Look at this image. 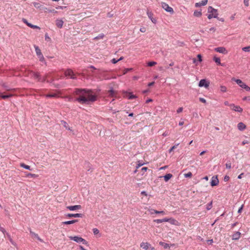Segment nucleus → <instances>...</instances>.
<instances>
[{
    "mask_svg": "<svg viewBox=\"0 0 250 250\" xmlns=\"http://www.w3.org/2000/svg\"><path fill=\"white\" fill-rule=\"evenodd\" d=\"M74 93L78 96L75 101L81 104H88L90 102H95L97 99V96L91 90L76 88Z\"/></svg>",
    "mask_w": 250,
    "mask_h": 250,
    "instance_id": "1",
    "label": "nucleus"
},
{
    "mask_svg": "<svg viewBox=\"0 0 250 250\" xmlns=\"http://www.w3.org/2000/svg\"><path fill=\"white\" fill-rule=\"evenodd\" d=\"M208 12L209 14L208 16V19H211L212 18H217L218 13L217 9L213 8L211 6H209L208 9Z\"/></svg>",
    "mask_w": 250,
    "mask_h": 250,
    "instance_id": "2",
    "label": "nucleus"
},
{
    "mask_svg": "<svg viewBox=\"0 0 250 250\" xmlns=\"http://www.w3.org/2000/svg\"><path fill=\"white\" fill-rule=\"evenodd\" d=\"M69 238L70 240H73L78 243H82L84 245H87L88 244V242L85 239L78 236H69Z\"/></svg>",
    "mask_w": 250,
    "mask_h": 250,
    "instance_id": "3",
    "label": "nucleus"
},
{
    "mask_svg": "<svg viewBox=\"0 0 250 250\" xmlns=\"http://www.w3.org/2000/svg\"><path fill=\"white\" fill-rule=\"evenodd\" d=\"M140 247L145 250H155L154 247H152L148 242H142L140 244Z\"/></svg>",
    "mask_w": 250,
    "mask_h": 250,
    "instance_id": "4",
    "label": "nucleus"
},
{
    "mask_svg": "<svg viewBox=\"0 0 250 250\" xmlns=\"http://www.w3.org/2000/svg\"><path fill=\"white\" fill-rule=\"evenodd\" d=\"M161 6L163 9H164L167 12L173 13V8L170 7L167 3L165 2H161Z\"/></svg>",
    "mask_w": 250,
    "mask_h": 250,
    "instance_id": "5",
    "label": "nucleus"
},
{
    "mask_svg": "<svg viewBox=\"0 0 250 250\" xmlns=\"http://www.w3.org/2000/svg\"><path fill=\"white\" fill-rule=\"evenodd\" d=\"M230 107L231 110L236 112L241 113L243 112V108L240 106L235 105L234 104H230Z\"/></svg>",
    "mask_w": 250,
    "mask_h": 250,
    "instance_id": "6",
    "label": "nucleus"
},
{
    "mask_svg": "<svg viewBox=\"0 0 250 250\" xmlns=\"http://www.w3.org/2000/svg\"><path fill=\"white\" fill-rule=\"evenodd\" d=\"M209 85V82L205 79L201 80L199 83V86L208 88Z\"/></svg>",
    "mask_w": 250,
    "mask_h": 250,
    "instance_id": "7",
    "label": "nucleus"
},
{
    "mask_svg": "<svg viewBox=\"0 0 250 250\" xmlns=\"http://www.w3.org/2000/svg\"><path fill=\"white\" fill-rule=\"evenodd\" d=\"M64 74L65 76L70 77L71 79H76V77L74 76V72L71 69L66 70L64 72Z\"/></svg>",
    "mask_w": 250,
    "mask_h": 250,
    "instance_id": "8",
    "label": "nucleus"
},
{
    "mask_svg": "<svg viewBox=\"0 0 250 250\" xmlns=\"http://www.w3.org/2000/svg\"><path fill=\"white\" fill-rule=\"evenodd\" d=\"M214 50L220 53H222L223 54H227L228 53V51L224 47H219L214 48Z\"/></svg>",
    "mask_w": 250,
    "mask_h": 250,
    "instance_id": "9",
    "label": "nucleus"
},
{
    "mask_svg": "<svg viewBox=\"0 0 250 250\" xmlns=\"http://www.w3.org/2000/svg\"><path fill=\"white\" fill-rule=\"evenodd\" d=\"M219 184V180L217 176H214L212 177L210 182V185L212 187L218 185Z\"/></svg>",
    "mask_w": 250,
    "mask_h": 250,
    "instance_id": "10",
    "label": "nucleus"
},
{
    "mask_svg": "<svg viewBox=\"0 0 250 250\" xmlns=\"http://www.w3.org/2000/svg\"><path fill=\"white\" fill-rule=\"evenodd\" d=\"M82 207L80 205H75L67 206L66 208L70 211L77 210L81 209Z\"/></svg>",
    "mask_w": 250,
    "mask_h": 250,
    "instance_id": "11",
    "label": "nucleus"
},
{
    "mask_svg": "<svg viewBox=\"0 0 250 250\" xmlns=\"http://www.w3.org/2000/svg\"><path fill=\"white\" fill-rule=\"evenodd\" d=\"M83 215L82 213H68L65 215V216L68 218H71V217H81L82 218L83 217Z\"/></svg>",
    "mask_w": 250,
    "mask_h": 250,
    "instance_id": "12",
    "label": "nucleus"
},
{
    "mask_svg": "<svg viewBox=\"0 0 250 250\" xmlns=\"http://www.w3.org/2000/svg\"><path fill=\"white\" fill-rule=\"evenodd\" d=\"M208 0H202L201 2H197L195 3V6L196 7L205 6L207 4Z\"/></svg>",
    "mask_w": 250,
    "mask_h": 250,
    "instance_id": "13",
    "label": "nucleus"
},
{
    "mask_svg": "<svg viewBox=\"0 0 250 250\" xmlns=\"http://www.w3.org/2000/svg\"><path fill=\"white\" fill-rule=\"evenodd\" d=\"M238 129L240 131H243L246 128V125L242 122H240L237 125Z\"/></svg>",
    "mask_w": 250,
    "mask_h": 250,
    "instance_id": "14",
    "label": "nucleus"
},
{
    "mask_svg": "<svg viewBox=\"0 0 250 250\" xmlns=\"http://www.w3.org/2000/svg\"><path fill=\"white\" fill-rule=\"evenodd\" d=\"M241 236V233L239 231L235 232L232 236V240H238Z\"/></svg>",
    "mask_w": 250,
    "mask_h": 250,
    "instance_id": "15",
    "label": "nucleus"
},
{
    "mask_svg": "<svg viewBox=\"0 0 250 250\" xmlns=\"http://www.w3.org/2000/svg\"><path fill=\"white\" fill-rule=\"evenodd\" d=\"M63 24V21L62 20H57L56 21V24L57 26L60 28H62Z\"/></svg>",
    "mask_w": 250,
    "mask_h": 250,
    "instance_id": "16",
    "label": "nucleus"
},
{
    "mask_svg": "<svg viewBox=\"0 0 250 250\" xmlns=\"http://www.w3.org/2000/svg\"><path fill=\"white\" fill-rule=\"evenodd\" d=\"M232 80L233 81H235L242 88V85H245V83H243L241 80L240 79H236L235 78H232Z\"/></svg>",
    "mask_w": 250,
    "mask_h": 250,
    "instance_id": "17",
    "label": "nucleus"
},
{
    "mask_svg": "<svg viewBox=\"0 0 250 250\" xmlns=\"http://www.w3.org/2000/svg\"><path fill=\"white\" fill-rule=\"evenodd\" d=\"M116 95V92L113 89H111L108 91L107 93V96L110 97H114Z\"/></svg>",
    "mask_w": 250,
    "mask_h": 250,
    "instance_id": "18",
    "label": "nucleus"
},
{
    "mask_svg": "<svg viewBox=\"0 0 250 250\" xmlns=\"http://www.w3.org/2000/svg\"><path fill=\"white\" fill-rule=\"evenodd\" d=\"M159 244L163 246L165 249L170 248L171 246H173L174 245V244H171L170 246H169L168 244L163 242H160Z\"/></svg>",
    "mask_w": 250,
    "mask_h": 250,
    "instance_id": "19",
    "label": "nucleus"
},
{
    "mask_svg": "<svg viewBox=\"0 0 250 250\" xmlns=\"http://www.w3.org/2000/svg\"><path fill=\"white\" fill-rule=\"evenodd\" d=\"M126 97L128 99L131 100V99H134V98H136V96L135 95H134L132 93H131L127 92L126 91Z\"/></svg>",
    "mask_w": 250,
    "mask_h": 250,
    "instance_id": "20",
    "label": "nucleus"
},
{
    "mask_svg": "<svg viewBox=\"0 0 250 250\" xmlns=\"http://www.w3.org/2000/svg\"><path fill=\"white\" fill-rule=\"evenodd\" d=\"M78 222V220H73L70 221H67L62 222V224L64 225H70Z\"/></svg>",
    "mask_w": 250,
    "mask_h": 250,
    "instance_id": "21",
    "label": "nucleus"
},
{
    "mask_svg": "<svg viewBox=\"0 0 250 250\" xmlns=\"http://www.w3.org/2000/svg\"><path fill=\"white\" fill-rule=\"evenodd\" d=\"M34 48H35V51H36V54H37L38 57L42 55V53L41 52V50H40V49L39 48V47L38 46L35 45H34Z\"/></svg>",
    "mask_w": 250,
    "mask_h": 250,
    "instance_id": "22",
    "label": "nucleus"
},
{
    "mask_svg": "<svg viewBox=\"0 0 250 250\" xmlns=\"http://www.w3.org/2000/svg\"><path fill=\"white\" fill-rule=\"evenodd\" d=\"M31 75L34 79H38V81H40V76L38 73L31 72Z\"/></svg>",
    "mask_w": 250,
    "mask_h": 250,
    "instance_id": "23",
    "label": "nucleus"
},
{
    "mask_svg": "<svg viewBox=\"0 0 250 250\" xmlns=\"http://www.w3.org/2000/svg\"><path fill=\"white\" fill-rule=\"evenodd\" d=\"M46 98H58L59 96L56 93H51L45 95Z\"/></svg>",
    "mask_w": 250,
    "mask_h": 250,
    "instance_id": "24",
    "label": "nucleus"
},
{
    "mask_svg": "<svg viewBox=\"0 0 250 250\" xmlns=\"http://www.w3.org/2000/svg\"><path fill=\"white\" fill-rule=\"evenodd\" d=\"M168 222H169L171 224L174 225H178V222L172 218H169L168 219Z\"/></svg>",
    "mask_w": 250,
    "mask_h": 250,
    "instance_id": "25",
    "label": "nucleus"
},
{
    "mask_svg": "<svg viewBox=\"0 0 250 250\" xmlns=\"http://www.w3.org/2000/svg\"><path fill=\"white\" fill-rule=\"evenodd\" d=\"M13 96V94H8V95H3L2 94V93L0 92V97L2 98L3 99H6L7 98H10V97H11Z\"/></svg>",
    "mask_w": 250,
    "mask_h": 250,
    "instance_id": "26",
    "label": "nucleus"
},
{
    "mask_svg": "<svg viewBox=\"0 0 250 250\" xmlns=\"http://www.w3.org/2000/svg\"><path fill=\"white\" fill-rule=\"evenodd\" d=\"M25 176L26 177H32V178H37L38 177V175L35 174H32L30 173H25Z\"/></svg>",
    "mask_w": 250,
    "mask_h": 250,
    "instance_id": "27",
    "label": "nucleus"
},
{
    "mask_svg": "<svg viewBox=\"0 0 250 250\" xmlns=\"http://www.w3.org/2000/svg\"><path fill=\"white\" fill-rule=\"evenodd\" d=\"M172 177V175L171 174H170V173L167 174L164 176V180L166 182H167Z\"/></svg>",
    "mask_w": 250,
    "mask_h": 250,
    "instance_id": "28",
    "label": "nucleus"
},
{
    "mask_svg": "<svg viewBox=\"0 0 250 250\" xmlns=\"http://www.w3.org/2000/svg\"><path fill=\"white\" fill-rule=\"evenodd\" d=\"M20 166L26 169H28L29 170H31L32 169L30 168V167L28 165H26L24 163H21Z\"/></svg>",
    "mask_w": 250,
    "mask_h": 250,
    "instance_id": "29",
    "label": "nucleus"
},
{
    "mask_svg": "<svg viewBox=\"0 0 250 250\" xmlns=\"http://www.w3.org/2000/svg\"><path fill=\"white\" fill-rule=\"evenodd\" d=\"M213 60L217 64L222 65L221 63L220 59L219 58L214 57Z\"/></svg>",
    "mask_w": 250,
    "mask_h": 250,
    "instance_id": "30",
    "label": "nucleus"
},
{
    "mask_svg": "<svg viewBox=\"0 0 250 250\" xmlns=\"http://www.w3.org/2000/svg\"><path fill=\"white\" fill-rule=\"evenodd\" d=\"M138 164L136 166V169L134 170V173H136L137 171V169L140 167H141V166H142L143 165H144V163H141L140 161H138Z\"/></svg>",
    "mask_w": 250,
    "mask_h": 250,
    "instance_id": "31",
    "label": "nucleus"
},
{
    "mask_svg": "<svg viewBox=\"0 0 250 250\" xmlns=\"http://www.w3.org/2000/svg\"><path fill=\"white\" fill-rule=\"evenodd\" d=\"M6 236L8 237V239L9 240L10 242L11 243V244L14 246H16V243L13 241L9 234L7 233Z\"/></svg>",
    "mask_w": 250,
    "mask_h": 250,
    "instance_id": "32",
    "label": "nucleus"
},
{
    "mask_svg": "<svg viewBox=\"0 0 250 250\" xmlns=\"http://www.w3.org/2000/svg\"><path fill=\"white\" fill-rule=\"evenodd\" d=\"M193 15L195 17H200L202 15V13L201 11H195Z\"/></svg>",
    "mask_w": 250,
    "mask_h": 250,
    "instance_id": "33",
    "label": "nucleus"
},
{
    "mask_svg": "<svg viewBox=\"0 0 250 250\" xmlns=\"http://www.w3.org/2000/svg\"><path fill=\"white\" fill-rule=\"evenodd\" d=\"M2 86L3 87L4 89L7 91H10L13 90L12 89H11L9 86H8L5 83H2Z\"/></svg>",
    "mask_w": 250,
    "mask_h": 250,
    "instance_id": "34",
    "label": "nucleus"
},
{
    "mask_svg": "<svg viewBox=\"0 0 250 250\" xmlns=\"http://www.w3.org/2000/svg\"><path fill=\"white\" fill-rule=\"evenodd\" d=\"M38 58L39 59V60L42 62H43L45 64H46V62L45 61V59H44V58L43 56V55H42L41 56H39L38 57Z\"/></svg>",
    "mask_w": 250,
    "mask_h": 250,
    "instance_id": "35",
    "label": "nucleus"
},
{
    "mask_svg": "<svg viewBox=\"0 0 250 250\" xmlns=\"http://www.w3.org/2000/svg\"><path fill=\"white\" fill-rule=\"evenodd\" d=\"M147 167H143L141 168V175H144L147 170Z\"/></svg>",
    "mask_w": 250,
    "mask_h": 250,
    "instance_id": "36",
    "label": "nucleus"
},
{
    "mask_svg": "<svg viewBox=\"0 0 250 250\" xmlns=\"http://www.w3.org/2000/svg\"><path fill=\"white\" fill-rule=\"evenodd\" d=\"M61 123L66 129L69 126L67 123L64 121H61Z\"/></svg>",
    "mask_w": 250,
    "mask_h": 250,
    "instance_id": "37",
    "label": "nucleus"
},
{
    "mask_svg": "<svg viewBox=\"0 0 250 250\" xmlns=\"http://www.w3.org/2000/svg\"><path fill=\"white\" fill-rule=\"evenodd\" d=\"M220 91L222 92H225L227 91V87L225 86H223V85H221L220 87Z\"/></svg>",
    "mask_w": 250,
    "mask_h": 250,
    "instance_id": "38",
    "label": "nucleus"
},
{
    "mask_svg": "<svg viewBox=\"0 0 250 250\" xmlns=\"http://www.w3.org/2000/svg\"><path fill=\"white\" fill-rule=\"evenodd\" d=\"M242 50L245 52H250V46L243 47Z\"/></svg>",
    "mask_w": 250,
    "mask_h": 250,
    "instance_id": "39",
    "label": "nucleus"
},
{
    "mask_svg": "<svg viewBox=\"0 0 250 250\" xmlns=\"http://www.w3.org/2000/svg\"><path fill=\"white\" fill-rule=\"evenodd\" d=\"M179 145V144H176L175 145L173 146H172L168 150L169 152L170 153L175 148H176L177 147V146H178Z\"/></svg>",
    "mask_w": 250,
    "mask_h": 250,
    "instance_id": "40",
    "label": "nucleus"
},
{
    "mask_svg": "<svg viewBox=\"0 0 250 250\" xmlns=\"http://www.w3.org/2000/svg\"><path fill=\"white\" fill-rule=\"evenodd\" d=\"M104 37V35L103 34H100L98 36L94 38V40H99L102 39Z\"/></svg>",
    "mask_w": 250,
    "mask_h": 250,
    "instance_id": "41",
    "label": "nucleus"
},
{
    "mask_svg": "<svg viewBox=\"0 0 250 250\" xmlns=\"http://www.w3.org/2000/svg\"><path fill=\"white\" fill-rule=\"evenodd\" d=\"M157 64L156 62H149L147 63V65L149 66H153Z\"/></svg>",
    "mask_w": 250,
    "mask_h": 250,
    "instance_id": "42",
    "label": "nucleus"
},
{
    "mask_svg": "<svg viewBox=\"0 0 250 250\" xmlns=\"http://www.w3.org/2000/svg\"><path fill=\"white\" fill-rule=\"evenodd\" d=\"M30 233L32 235V236L35 237L36 238H38V237H39V235L33 232L32 231H31V230H30Z\"/></svg>",
    "mask_w": 250,
    "mask_h": 250,
    "instance_id": "43",
    "label": "nucleus"
},
{
    "mask_svg": "<svg viewBox=\"0 0 250 250\" xmlns=\"http://www.w3.org/2000/svg\"><path fill=\"white\" fill-rule=\"evenodd\" d=\"M242 88L245 89L246 91H250V87L248 86L246 84L245 85H242Z\"/></svg>",
    "mask_w": 250,
    "mask_h": 250,
    "instance_id": "44",
    "label": "nucleus"
},
{
    "mask_svg": "<svg viewBox=\"0 0 250 250\" xmlns=\"http://www.w3.org/2000/svg\"><path fill=\"white\" fill-rule=\"evenodd\" d=\"M93 232L94 235H97V234H99V230L97 228H94L93 229Z\"/></svg>",
    "mask_w": 250,
    "mask_h": 250,
    "instance_id": "45",
    "label": "nucleus"
},
{
    "mask_svg": "<svg viewBox=\"0 0 250 250\" xmlns=\"http://www.w3.org/2000/svg\"><path fill=\"white\" fill-rule=\"evenodd\" d=\"M192 175V174L191 172H188V173L184 174V176L186 178H188V177L190 178V177H191Z\"/></svg>",
    "mask_w": 250,
    "mask_h": 250,
    "instance_id": "46",
    "label": "nucleus"
},
{
    "mask_svg": "<svg viewBox=\"0 0 250 250\" xmlns=\"http://www.w3.org/2000/svg\"><path fill=\"white\" fill-rule=\"evenodd\" d=\"M212 201H211L209 204L207 205V210H210L212 208Z\"/></svg>",
    "mask_w": 250,
    "mask_h": 250,
    "instance_id": "47",
    "label": "nucleus"
},
{
    "mask_svg": "<svg viewBox=\"0 0 250 250\" xmlns=\"http://www.w3.org/2000/svg\"><path fill=\"white\" fill-rule=\"evenodd\" d=\"M29 27L32 28H33V29H40V28L39 26H38L37 25H33L31 23L29 24Z\"/></svg>",
    "mask_w": 250,
    "mask_h": 250,
    "instance_id": "48",
    "label": "nucleus"
},
{
    "mask_svg": "<svg viewBox=\"0 0 250 250\" xmlns=\"http://www.w3.org/2000/svg\"><path fill=\"white\" fill-rule=\"evenodd\" d=\"M123 59V57H121L118 60H116V59H113L112 60H111V62L113 63H116V62H117L119 61H120L121 60Z\"/></svg>",
    "mask_w": 250,
    "mask_h": 250,
    "instance_id": "49",
    "label": "nucleus"
},
{
    "mask_svg": "<svg viewBox=\"0 0 250 250\" xmlns=\"http://www.w3.org/2000/svg\"><path fill=\"white\" fill-rule=\"evenodd\" d=\"M33 5L37 8H40V7H41V5L40 4V3L38 2H34Z\"/></svg>",
    "mask_w": 250,
    "mask_h": 250,
    "instance_id": "50",
    "label": "nucleus"
},
{
    "mask_svg": "<svg viewBox=\"0 0 250 250\" xmlns=\"http://www.w3.org/2000/svg\"><path fill=\"white\" fill-rule=\"evenodd\" d=\"M226 167L227 168L230 169L231 167V163L229 162H228L226 164Z\"/></svg>",
    "mask_w": 250,
    "mask_h": 250,
    "instance_id": "51",
    "label": "nucleus"
},
{
    "mask_svg": "<svg viewBox=\"0 0 250 250\" xmlns=\"http://www.w3.org/2000/svg\"><path fill=\"white\" fill-rule=\"evenodd\" d=\"M46 78H47V75L46 76H45L44 77H43L42 78H41L40 77V82H45L46 81Z\"/></svg>",
    "mask_w": 250,
    "mask_h": 250,
    "instance_id": "52",
    "label": "nucleus"
},
{
    "mask_svg": "<svg viewBox=\"0 0 250 250\" xmlns=\"http://www.w3.org/2000/svg\"><path fill=\"white\" fill-rule=\"evenodd\" d=\"M154 212L156 214H159V213H162V214H164V212L163 211H158V210H154L153 209V210Z\"/></svg>",
    "mask_w": 250,
    "mask_h": 250,
    "instance_id": "53",
    "label": "nucleus"
},
{
    "mask_svg": "<svg viewBox=\"0 0 250 250\" xmlns=\"http://www.w3.org/2000/svg\"><path fill=\"white\" fill-rule=\"evenodd\" d=\"M22 21L24 23H25L28 26H29V24H30V23H29L27 20H26L25 19H22Z\"/></svg>",
    "mask_w": 250,
    "mask_h": 250,
    "instance_id": "54",
    "label": "nucleus"
},
{
    "mask_svg": "<svg viewBox=\"0 0 250 250\" xmlns=\"http://www.w3.org/2000/svg\"><path fill=\"white\" fill-rule=\"evenodd\" d=\"M243 101H248L250 102V96L245 97L243 98Z\"/></svg>",
    "mask_w": 250,
    "mask_h": 250,
    "instance_id": "55",
    "label": "nucleus"
},
{
    "mask_svg": "<svg viewBox=\"0 0 250 250\" xmlns=\"http://www.w3.org/2000/svg\"><path fill=\"white\" fill-rule=\"evenodd\" d=\"M244 3L246 6H248L249 5V0H244Z\"/></svg>",
    "mask_w": 250,
    "mask_h": 250,
    "instance_id": "56",
    "label": "nucleus"
},
{
    "mask_svg": "<svg viewBox=\"0 0 250 250\" xmlns=\"http://www.w3.org/2000/svg\"><path fill=\"white\" fill-rule=\"evenodd\" d=\"M154 222L158 223V224H160V223H163L162 222V219H155L154 220Z\"/></svg>",
    "mask_w": 250,
    "mask_h": 250,
    "instance_id": "57",
    "label": "nucleus"
},
{
    "mask_svg": "<svg viewBox=\"0 0 250 250\" xmlns=\"http://www.w3.org/2000/svg\"><path fill=\"white\" fill-rule=\"evenodd\" d=\"M229 176L226 175L224 178V181L225 182H227L229 180Z\"/></svg>",
    "mask_w": 250,
    "mask_h": 250,
    "instance_id": "58",
    "label": "nucleus"
},
{
    "mask_svg": "<svg viewBox=\"0 0 250 250\" xmlns=\"http://www.w3.org/2000/svg\"><path fill=\"white\" fill-rule=\"evenodd\" d=\"M199 101L203 103H206V100L203 98H199Z\"/></svg>",
    "mask_w": 250,
    "mask_h": 250,
    "instance_id": "59",
    "label": "nucleus"
},
{
    "mask_svg": "<svg viewBox=\"0 0 250 250\" xmlns=\"http://www.w3.org/2000/svg\"><path fill=\"white\" fill-rule=\"evenodd\" d=\"M197 58L198 59V61L200 62H201L202 61V56L201 54H198L197 55Z\"/></svg>",
    "mask_w": 250,
    "mask_h": 250,
    "instance_id": "60",
    "label": "nucleus"
},
{
    "mask_svg": "<svg viewBox=\"0 0 250 250\" xmlns=\"http://www.w3.org/2000/svg\"><path fill=\"white\" fill-rule=\"evenodd\" d=\"M0 231H1L4 234L6 235V232L5 229L3 228H0Z\"/></svg>",
    "mask_w": 250,
    "mask_h": 250,
    "instance_id": "61",
    "label": "nucleus"
},
{
    "mask_svg": "<svg viewBox=\"0 0 250 250\" xmlns=\"http://www.w3.org/2000/svg\"><path fill=\"white\" fill-rule=\"evenodd\" d=\"M183 109V107H179V108L177 110V112L178 113H180V112H182Z\"/></svg>",
    "mask_w": 250,
    "mask_h": 250,
    "instance_id": "62",
    "label": "nucleus"
},
{
    "mask_svg": "<svg viewBox=\"0 0 250 250\" xmlns=\"http://www.w3.org/2000/svg\"><path fill=\"white\" fill-rule=\"evenodd\" d=\"M140 31L141 32L144 33L146 32V28L145 27H142L140 29Z\"/></svg>",
    "mask_w": 250,
    "mask_h": 250,
    "instance_id": "63",
    "label": "nucleus"
},
{
    "mask_svg": "<svg viewBox=\"0 0 250 250\" xmlns=\"http://www.w3.org/2000/svg\"><path fill=\"white\" fill-rule=\"evenodd\" d=\"M207 242H208V244H210V245L212 244L213 243V242L212 239L208 240L207 241Z\"/></svg>",
    "mask_w": 250,
    "mask_h": 250,
    "instance_id": "64",
    "label": "nucleus"
}]
</instances>
